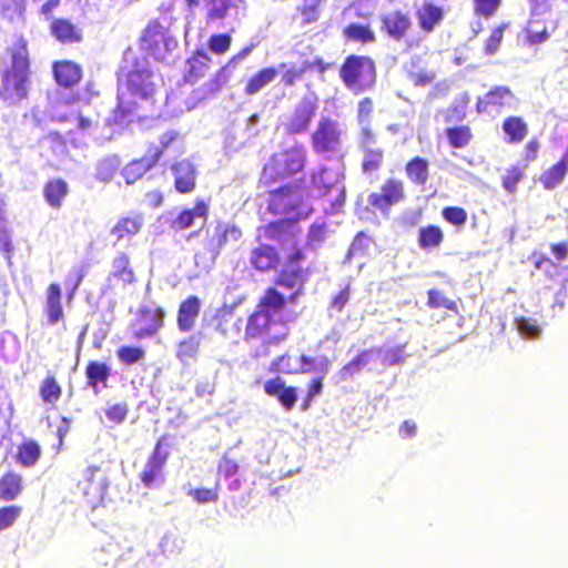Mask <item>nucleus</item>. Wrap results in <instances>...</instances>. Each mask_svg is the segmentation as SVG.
<instances>
[{
	"label": "nucleus",
	"instance_id": "1",
	"mask_svg": "<svg viewBox=\"0 0 568 568\" xmlns=\"http://www.w3.org/2000/svg\"><path fill=\"white\" fill-rule=\"evenodd\" d=\"M307 254L302 247L293 246L286 253L283 268L274 280L275 286L264 290L255 308L247 315L243 341L248 344L262 341L261 346L252 354L253 358L270 356V347L277 346L287 338V333L270 337L271 328L275 324L273 316L282 313L287 304H296L304 295L312 274L311 267L304 266Z\"/></svg>",
	"mask_w": 568,
	"mask_h": 568
},
{
	"label": "nucleus",
	"instance_id": "2",
	"mask_svg": "<svg viewBox=\"0 0 568 568\" xmlns=\"http://www.w3.org/2000/svg\"><path fill=\"white\" fill-rule=\"evenodd\" d=\"M292 226L290 220H278L257 229L258 245L250 251L248 256L250 265L256 273H280L285 263V255L293 246L305 250L296 240Z\"/></svg>",
	"mask_w": 568,
	"mask_h": 568
},
{
	"label": "nucleus",
	"instance_id": "3",
	"mask_svg": "<svg viewBox=\"0 0 568 568\" xmlns=\"http://www.w3.org/2000/svg\"><path fill=\"white\" fill-rule=\"evenodd\" d=\"M153 71L146 57H134L131 68L125 72L124 81L118 91V102L108 118L109 126H125L133 122L140 102L153 97L155 88Z\"/></svg>",
	"mask_w": 568,
	"mask_h": 568
},
{
	"label": "nucleus",
	"instance_id": "4",
	"mask_svg": "<svg viewBox=\"0 0 568 568\" xmlns=\"http://www.w3.org/2000/svg\"><path fill=\"white\" fill-rule=\"evenodd\" d=\"M8 62L0 70V103L18 108L28 101L32 88V60L27 40L20 38L6 48Z\"/></svg>",
	"mask_w": 568,
	"mask_h": 568
},
{
	"label": "nucleus",
	"instance_id": "5",
	"mask_svg": "<svg viewBox=\"0 0 568 568\" xmlns=\"http://www.w3.org/2000/svg\"><path fill=\"white\" fill-rule=\"evenodd\" d=\"M306 165V151L298 145L273 153L264 164L260 182L271 186L302 172Z\"/></svg>",
	"mask_w": 568,
	"mask_h": 568
},
{
	"label": "nucleus",
	"instance_id": "6",
	"mask_svg": "<svg viewBox=\"0 0 568 568\" xmlns=\"http://www.w3.org/2000/svg\"><path fill=\"white\" fill-rule=\"evenodd\" d=\"M343 84L354 94H362L375 88L377 69L368 55H347L338 71Z\"/></svg>",
	"mask_w": 568,
	"mask_h": 568
},
{
	"label": "nucleus",
	"instance_id": "7",
	"mask_svg": "<svg viewBox=\"0 0 568 568\" xmlns=\"http://www.w3.org/2000/svg\"><path fill=\"white\" fill-rule=\"evenodd\" d=\"M179 144V133L168 131L160 135L159 144H149L145 153L129 162L122 170V175L128 184H133L140 180L146 172L155 168L166 151Z\"/></svg>",
	"mask_w": 568,
	"mask_h": 568
},
{
	"label": "nucleus",
	"instance_id": "8",
	"mask_svg": "<svg viewBox=\"0 0 568 568\" xmlns=\"http://www.w3.org/2000/svg\"><path fill=\"white\" fill-rule=\"evenodd\" d=\"M311 190L317 197H325L332 212H337L345 203L346 190L326 166L311 174Z\"/></svg>",
	"mask_w": 568,
	"mask_h": 568
},
{
	"label": "nucleus",
	"instance_id": "9",
	"mask_svg": "<svg viewBox=\"0 0 568 568\" xmlns=\"http://www.w3.org/2000/svg\"><path fill=\"white\" fill-rule=\"evenodd\" d=\"M413 28L412 20L407 12L394 10L381 17V30L390 40L396 42L405 41L406 50H413L420 47V39L415 38L406 41L409 31Z\"/></svg>",
	"mask_w": 568,
	"mask_h": 568
},
{
	"label": "nucleus",
	"instance_id": "10",
	"mask_svg": "<svg viewBox=\"0 0 568 568\" xmlns=\"http://www.w3.org/2000/svg\"><path fill=\"white\" fill-rule=\"evenodd\" d=\"M304 204L300 187L285 184L268 192L267 211L273 215L296 213Z\"/></svg>",
	"mask_w": 568,
	"mask_h": 568
},
{
	"label": "nucleus",
	"instance_id": "11",
	"mask_svg": "<svg viewBox=\"0 0 568 568\" xmlns=\"http://www.w3.org/2000/svg\"><path fill=\"white\" fill-rule=\"evenodd\" d=\"M342 131L337 121L322 118L311 135L312 149L317 154L336 152L341 144Z\"/></svg>",
	"mask_w": 568,
	"mask_h": 568
},
{
	"label": "nucleus",
	"instance_id": "12",
	"mask_svg": "<svg viewBox=\"0 0 568 568\" xmlns=\"http://www.w3.org/2000/svg\"><path fill=\"white\" fill-rule=\"evenodd\" d=\"M318 103L316 98L304 97L294 106L291 115L284 123V130L288 135H297L310 129L312 120L316 115Z\"/></svg>",
	"mask_w": 568,
	"mask_h": 568
},
{
	"label": "nucleus",
	"instance_id": "13",
	"mask_svg": "<svg viewBox=\"0 0 568 568\" xmlns=\"http://www.w3.org/2000/svg\"><path fill=\"white\" fill-rule=\"evenodd\" d=\"M406 199L405 185L402 180L388 178L381 185V192L368 195L369 205L382 213H386L392 206Z\"/></svg>",
	"mask_w": 568,
	"mask_h": 568
},
{
	"label": "nucleus",
	"instance_id": "14",
	"mask_svg": "<svg viewBox=\"0 0 568 568\" xmlns=\"http://www.w3.org/2000/svg\"><path fill=\"white\" fill-rule=\"evenodd\" d=\"M516 97L513 91L505 85H497L490 89L484 97L476 101V111L478 113H488L500 111L505 108H511Z\"/></svg>",
	"mask_w": 568,
	"mask_h": 568
},
{
	"label": "nucleus",
	"instance_id": "15",
	"mask_svg": "<svg viewBox=\"0 0 568 568\" xmlns=\"http://www.w3.org/2000/svg\"><path fill=\"white\" fill-rule=\"evenodd\" d=\"M446 10L433 0H425L415 10V18L423 33L430 34L445 20Z\"/></svg>",
	"mask_w": 568,
	"mask_h": 568
},
{
	"label": "nucleus",
	"instance_id": "16",
	"mask_svg": "<svg viewBox=\"0 0 568 568\" xmlns=\"http://www.w3.org/2000/svg\"><path fill=\"white\" fill-rule=\"evenodd\" d=\"M243 237L240 226L234 223L217 221L214 225L213 233L207 241L209 250L214 256H219L221 251L231 242H239Z\"/></svg>",
	"mask_w": 568,
	"mask_h": 568
},
{
	"label": "nucleus",
	"instance_id": "17",
	"mask_svg": "<svg viewBox=\"0 0 568 568\" xmlns=\"http://www.w3.org/2000/svg\"><path fill=\"white\" fill-rule=\"evenodd\" d=\"M210 214V205L203 197H196L193 207L181 210L170 222V227L181 232L194 225L196 219L206 220Z\"/></svg>",
	"mask_w": 568,
	"mask_h": 568
},
{
	"label": "nucleus",
	"instance_id": "18",
	"mask_svg": "<svg viewBox=\"0 0 568 568\" xmlns=\"http://www.w3.org/2000/svg\"><path fill=\"white\" fill-rule=\"evenodd\" d=\"M52 73L55 83L64 89L78 85L83 77L82 68L71 60H59L52 63Z\"/></svg>",
	"mask_w": 568,
	"mask_h": 568
},
{
	"label": "nucleus",
	"instance_id": "19",
	"mask_svg": "<svg viewBox=\"0 0 568 568\" xmlns=\"http://www.w3.org/2000/svg\"><path fill=\"white\" fill-rule=\"evenodd\" d=\"M174 176V189L180 194L192 193L196 189L197 172L189 160H182L171 165Z\"/></svg>",
	"mask_w": 568,
	"mask_h": 568
},
{
	"label": "nucleus",
	"instance_id": "20",
	"mask_svg": "<svg viewBox=\"0 0 568 568\" xmlns=\"http://www.w3.org/2000/svg\"><path fill=\"white\" fill-rule=\"evenodd\" d=\"M50 34L62 44H74L83 41L82 29L68 18H49Z\"/></svg>",
	"mask_w": 568,
	"mask_h": 568
},
{
	"label": "nucleus",
	"instance_id": "21",
	"mask_svg": "<svg viewBox=\"0 0 568 568\" xmlns=\"http://www.w3.org/2000/svg\"><path fill=\"white\" fill-rule=\"evenodd\" d=\"M264 392L271 397H275L281 406L290 412L294 408L297 400V388L286 385L281 377H274L264 383Z\"/></svg>",
	"mask_w": 568,
	"mask_h": 568
},
{
	"label": "nucleus",
	"instance_id": "22",
	"mask_svg": "<svg viewBox=\"0 0 568 568\" xmlns=\"http://www.w3.org/2000/svg\"><path fill=\"white\" fill-rule=\"evenodd\" d=\"M163 316L164 313L160 308H140L138 312V321L143 322L144 325L140 326L133 332V337L136 339H142L155 335L163 327Z\"/></svg>",
	"mask_w": 568,
	"mask_h": 568
},
{
	"label": "nucleus",
	"instance_id": "23",
	"mask_svg": "<svg viewBox=\"0 0 568 568\" xmlns=\"http://www.w3.org/2000/svg\"><path fill=\"white\" fill-rule=\"evenodd\" d=\"M201 300L195 295H190L180 303L176 324L181 332L187 333L195 327L196 320L201 313Z\"/></svg>",
	"mask_w": 568,
	"mask_h": 568
},
{
	"label": "nucleus",
	"instance_id": "24",
	"mask_svg": "<svg viewBox=\"0 0 568 568\" xmlns=\"http://www.w3.org/2000/svg\"><path fill=\"white\" fill-rule=\"evenodd\" d=\"M165 28L163 24L158 19L149 21L141 38L143 49L156 60H161L160 44L165 42Z\"/></svg>",
	"mask_w": 568,
	"mask_h": 568
},
{
	"label": "nucleus",
	"instance_id": "25",
	"mask_svg": "<svg viewBox=\"0 0 568 568\" xmlns=\"http://www.w3.org/2000/svg\"><path fill=\"white\" fill-rule=\"evenodd\" d=\"M211 58L202 49H196L187 59V69L183 75L185 83L195 84L203 79L210 69Z\"/></svg>",
	"mask_w": 568,
	"mask_h": 568
},
{
	"label": "nucleus",
	"instance_id": "26",
	"mask_svg": "<svg viewBox=\"0 0 568 568\" xmlns=\"http://www.w3.org/2000/svg\"><path fill=\"white\" fill-rule=\"evenodd\" d=\"M84 375L87 386L97 393L99 387H108L109 379L112 376V371L108 363L91 359L85 366Z\"/></svg>",
	"mask_w": 568,
	"mask_h": 568
},
{
	"label": "nucleus",
	"instance_id": "27",
	"mask_svg": "<svg viewBox=\"0 0 568 568\" xmlns=\"http://www.w3.org/2000/svg\"><path fill=\"white\" fill-rule=\"evenodd\" d=\"M62 293L61 287L58 283H51L45 291V302L43 306L47 322L50 325H54L64 318V312L62 307Z\"/></svg>",
	"mask_w": 568,
	"mask_h": 568
},
{
	"label": "nucleus",
	"instance_id": "28",
	"mask_svg": "<svg viewBox=\"0 0 568 568\" xmlns=\"http://www.w3.org/2000/svg\"><path fill=\"white\" fill-rule=\"evenodd\" d=\"M144 225V219L141 213L133 212L125 216H121L112 226L111 234L116 241L130 239L139 234Z\"/></svg>",
	"mask_w": 568,
	"mask_h": 568
},
{
	"label": "nucleus",
	"instance_id": "29",
	"mask_svg": "<svg viewBox=\"0 0 568 568\" xmlns=\"http://www.w3.org/2000/svg\"><path fill=\"white\" fill-rule=\"evenodd\" d=\"M300 354H295L292 349H287L285 353L274 359L270 366L268 372L274 374L284 375H303V369L300 363Z\"/></svg>",
	"mask_w": 568,
	"mask_h": 568
},
{
	"label": "nucleus",
	"instance_id": "30",
	"mask_svg": "<svg viewBox=\"0 0 568 568\" xmlns=\"http://www.w3.org/2000/svg\"><path fill=\"white\" fill-rule=\"evenodd\" d=\"M508 144H518L528 135L527 122L518 115H510L504 119L501 124Z\"/></svg>",
	"mask_w": 568,
	"mask_h": 568
},
{
	"label": "nucleus",
	"instance_id": "31",
	"mask_svg": "<svg viewBox=\"0 0 568 568\" xmlns=\"http://www.w3.org/2000/svg\"><path fill=\"white\" fill-rule=\"evenodd\" d=\"M111 278L120 281L124 286L132 285L136 282L134 270L126 253H120L113 260L112 271L109 274V280Z\"/></svg>",
	"mask_w": 568,
	"mask_h": 568
},
{
	"label": "nucleus",
	"instance_id": "32",
	"mask_svg": "<svg viewBox=\"0 0 568 568\" xmlns=\"http://www.w3.org/2000/svg\"><path fill=\"white\" fill-rule=\"evenodd\" d=\"M405 174L414 185L424 186L429 180V162L419 155L414 156L406 162Z\"/></svg>",
	"mask_w": 568,
	"mask_h": 568
},
{
	"label": "nucleus",
	"instance_id": "33",
	"mask_svg": "<svg viewBox=\"0 0 568 568\" xmlns=\"http://www.w3.org/2000/svg\"><path fill=\"white\" fill-rule=\"evenodd\" d=\"M444 232L439 225L427 224L417 232V244L423 251L438 248L444 242Z\"/></svg>",
	"mask_w": 568,
	"mask_h": 568
},
{
	"label": "nucleus",
	"instance_id": "34",
	"mask_svg": "<svg viewBox=\"0 0 568 568\" xmlns=\"http://www.w3.org/2000/svg\"><path fill=\"white\" fill-rule=\"evenodd\" d=\"M22 490L23 478L20 474L8 471L0 477V500H14L20 496Z\"/></svg>",
	"mask_w": 568,
	"mask_h": 568
},
{
	"label": "nucleus",
	"instance_id": "35",
	"mask_svg": "<svg viewBox=\"0 0 568 568\" xmlns=\"http://www.w3.org/2000/svg\"><path fill=\"white\" fill-rule=\"evenodd\" d=\"M568 173V153L565 154L557 163L544 171L539 180L546 190L556 189L566 178Z\"/></svg>",
	"mask_w": 568,
	"mask_h": 568
},
{
	"label": "nucleus",
	"instance_id": "36",
	"mask_svg": "<svg viewBox=\"0 0 568 568\" xmlns=\"http://www.w3.org/2000/svg\"><path fill=\"white\" fill-rule=\"evenodd\" d=\"M68 193V183L62 179L49 180L43 186L44 200L51 207L55 210H59L62 206Z\"/></svg>",
	"mask_w": 568,
	"mask_h": 568
},
{
	"label": "nucleus",
	"instance_id": "37",
	"mask_svg": "<svg viewBox=\"0 0 568 568\" xmlns=\"http://www.w3.org/2000/svg\"><path fill=\"white\" fill-rule=\"evenodd\" d=\"M42 456L40 445L33 439L23 440L17 447L16 460L26 468L33 467Z\"/></svg>",
	"mask_w": 568,
	"mask_h": 568
},
{
	"label": "nucleus",
	"instance_id": "38",
	"mask_svg": "<svg viewBox=\"0 0 568 568\" xmlns=\"http://www.w3.org/2000/svg\"><path fill=\"white\" fill-rule=\"evenodd\" d=\"M62 386L54 374H48L39 385V395L43 404L53 407L61 399Z\"/></svg>",
	"mask_w": 568,
	"mask_h": 568
},
{
	"label": "nucleus",
	"instance_id": "39",
	"mask_svg": "<svg viewBox=\"0 0 568 568\" xmlns=\"http://www.w3.org/2000/svg\"><path fill=\"white\" fill-rule=\"evenodd\" d=\"M277 77V70L274 67H266L258 70L245 83L244 93L248 97L256 94L266 85L272 83Z\"/></svg>",
	"mask_w": 568,
	"mask_h": 568
},
{
	"label": "nucleus",
	"instance_id": "40",
	"mask_svg": "<svg viewBox=\"0 0 568 568\" xmlns=\"http://www.w3.org/2000/svg\"><path fill=\"white\" fill-rule=\"evenodd\" d=\"M532 260L534 267L536 270H542L547 278L551 282L547 287L549 290L555 288L556 278L561 275L562 268L559 264L555 263L550 257H548L545 253L534 251L530 255Z\"/></svg>",
	"mask_w": 568,
	"mask_h": 568
},
{
	"label": "nucleus",
	"instance_id": "41",
	"mask_svg": "<svg viewBox=\"0 0 568 568\" xmlns=\"http://www.w3.org/2000/svg\"><path fill=\"white\" fill-rule=\"evenodd\" d=\"M235 8L236 0H206L205 21L206 23L223 21L229 17L230 11Z\"/></svg>",
	"mask_w": 568,
	"mask_h": 568
},
{
	"label": "nucleus",
	"instance_id": "42",
	"mask_svg": "<svg viewBox=\"0 0 568 568\" xmlns=\"http://www.w3.org/2000/svg\"><path fill=\"white\" fill-rule=\"evenodd\" d=\"M361 151L363 152L361 162L362 173L365 175L376 174L384 165V150L382 148H365Z\"/></svg>",
	"mask_w": 568,
	"mask_h": 568
},
{
	"label": "nucleus",
	"instance_id": "43",
	"mask_svg": "<svg viewBox=\"0 0 568 568\" xmlns=\"http://www.w3.org/2000/svg\"><path fill=\"white\" fill-rule=\"evenodd\" d=\"M343 37L346 42H358L362 44L374 43L375 32L368 24L349 23L343 29Z\"/></svg>",
	"mask_w": 568,
	"mask_h": 568
},
{
	"label": "nucleus",
	"instance_id": "44",
	"mask_svg": "<svg viewBox=\"0 0 568 568\" xmlns=\"http://www.w3.org/2000/svg\"><path fill=\"white\" fill-rule=\"evenodd\" d=\"M169 445L168 435H162L158 438L152 453L148 457L146 464L163 470L170 456V452L168 449Z\"/></svg>",
	"mask_w": 568,
	"mask_h": 568
},
{
	"label": "nucleus",
	"instance_id": "45",
	"mask_svg": "<svg viewBox=\"0 0 568 568\" xmlns=\"http://www.w3.org/2000/svg\"><path fill=\"white\" fill-rule=\"evenodd\" d=\"M446 136L452 148L464 149L470 143L473 132L469 125H456L446 129Z\"/></svg>",
	"mask_w": 568,
	"mask_h": 568
},
{
	"label": "nucleus",
	"instance_id": "46",
	"mask_svg": "<svg viewBox=\"0 0 568 568\" xmlns=\"http://www.w3.org/2000/svg\"><path fill=\"white\" fill-rule=\"evenodd\" d=\"M100 470H101V468L99 466L88 467V469L85 471V477L80 483L84 495L98 496V495H101L105 490V488H106L105 478H100L99 480L94 479L95 474L100 473Z\"/></svg>",
	"mask_w": 568,
	"mask_h": 568
},
{
	"label": "nucleus",
	"instance_id": "47",
	"mask_svg": "<svg viewBox=\"0 0 568 568\" xmlns=\"http://www.w3.org/2000/svg\"><path fill=\"white\" fill-rule=\"evenodd\" d=\"M121 160L116 155L103 158L97 162L95 176L102 182H109L118 172Z\"/></svg>",
	"mask_w": 568,
	"mask_h": 568
},
{
	"label": "nucleus",
	"instance_id": "48",
	"mask_svg": "<svg viewBox=\"0 0 568 568\" xmlns=\"http://www.w3.org/2000/svg\"><path fill=\"white\" fill-rule=\"evenodd\" d=\"M116 357L124 366H132L145 358V351L141 346L122 345L116 349Z\"/></svg>",
	"mask_w": 568,
	"mask_h": 568
},
{
	"label": "nucleus",
	"instance_id": "49",
	"mask_svg": "<svg viewBox=\"0 0 568 568\" xmlns=\"http://www.w3.org/2000/svg\"><path fill=\"white\" fill-rule=\"evenodd\" d=\"M324 379L325 375L318 374L314 377H312L306 387L305 396L303 398L301 408L302 410H307L311 408L313 402L316 397L321 396L324 392Z\"/></svg>",
	"mask_w": 568,
	"mask_h": 568
},
{
	"label": "nucleus",
	"instance_id": "50",
	"mask_svg": "<svg viewBox=\"0 0 568 568\" xmlns=\"http://www.w3.org/2000/svg\"><path fill=\"white\" fill-rule=\"evenodd\" d=\"M300 363L303 369V374H308L317 371L318 373L326 375L331 368V359L327 357H322L317 359L314 356L301 353L300 354Z\"/></svg>",
	"mask_w": 568,
	"mask_h": 568
},
{
	"label": "nucleus",
	"instance_id": "51",
	"mask_svg": "<svg viewBox=\"0 0 568 568\" xmlns=\"http://www.w3.org/2000/svg\"><path fill=\"white\" fill-rule=\"evenodd\" d=\"M426 305L432 310L445 308L453 313H458L457 303L454 300L448 298L443 292L436 288H432L427 292Z\"/></svg>",
	"mask_w": 568,
	"mask_h": 568
},
{
	"label": "nucleus",
	"instance_id": "52",
	"mask_svg": "<svg viewBox=\"0 0 568 568\" xmlns=\"http://www.w3.org/2000/svg\"><path fill=\"white\" fill-rule=\"evenodd\" d=\"M372 354L373 349L361 351L352 361L342 367V375L352 377L354 374L358 373L371 362Z\"/></svg>",
	"mask_w": 568,
	"mask_h": 568
},
{
	"label": "nucleus",
	"instance_id": "53",
	"mask_svg": "<svg viewBox=\"0 0 568 568\" xmlns=\"http://www.w3.org/2000/svg\"><path fill=\"white\" fill-rule=\"evenodd\" d=\"M233 318V307L223 305L217 308L212 317L214 329L223 336H227L229 327Z\"/></svg>",
	"mask_w": 568,
	"mask_h": 568
},
{
	"label": "nucleus",
	"instance_id": "54",
	"mask_svg": "<svg viewBox=\"0 0 568 568\" xmlns=\"http://www.w3.org/2000/svg\"><path fill=\"white\" fill-rule=\"evenodd\" d=\"M322 0H302L297 11L302 16V24H311L318 20Z\"/></svg>",
	"mask_w": 568,
	"mask_h": 568
},
{
	"label": "nucleus",
	"instance_id": "55",
	"mask_svg": "<svg viewBox=\"0 0 568 568\" xmlns=\"http://www.w3.org/2000/svg\"><path fill=\"white\" fill-rule=\"evenodd\" d=\"M526 166L513 165L507 169L506 174L501 179L503 187L510 194L515 193L517 190L518 183L525 176Z\"/></svg>",
	"mask_w": 568,
	"mask_h": 568
},
{
	"label": "nucleus",
	"instance_id": "56",
	"mask_svg": "<svg viewBox=\"0 0 568 568\" xmlns=\"http://www.w3.org/2000/svg\"><path fill=\"white\" fill-rule=\"evenodd\" d=\"M129 414V405L125 402L108 404L104 415L112 425H121Z\"/></svg>",
	"mask_w": 568,
	"mask_h": 568
},
{
	"label": "nucleus",
	"instance_id": "57",
	"mask_svg": "<svg viewBox=\"0 0 568 568\" xmlns=\"http://www.w3.org/2000/svg\"><path fill=\"white\" fill-rule=\"evenodd\" d=\"M442 216L445 222L458 229L463 227L468 219L467 211L462 206H445Z\"/></svg>",
	"mask_w": 568,
	"mask_h": 568
},
{
	"label": "nucleus",
	"instance_id": "58",
	"mask_svg": "<svg viewBox=\"0 0 568 568\" xmlns=\"http://www.w3.org/2000/svg\"><path fill=\"white\" fill-rule=\"evenodd\" d=\"M508 23H503L496 28H494L484 43V53L486 55H494L500 48L501 41L504 39V32Z\"/></svg>",
	"mask_w": 568,
	"mask_h": 568
},
{
	"label": "nucleus",
	"instance_id": "59",
	"mask_svg": "<svg viewBox=\"0 0 568 568\" xmlns=\"http://www.w3.org/2000/svg\"><path fill=\"white\" fill-rule=\"evenodd\" d=\"M373 243V239L365 232H358L354 240L351 243L348 248V255L351 256H363L367 253L371 245Z\"/></svg>",
	"mask_w": 568,
	"mask_h": 568
},
{
	"label": "nucleus",
	"instance_id": "60",
	"mask_svg": "<svg viewBox=\"0 0 568 568\" xmlns=\"http://www.w3.org/2000/svg\"><path fill=\"white\" fill-rule=\"evenodd\" d=\"M503 0H473L474 13L486 19L491 18L501 7Z\"/></svg>",
	"mask_w": 568,
	"mask_h": 568
},
{
	"label": "nucleus",
	"instance_id": "61",
	"mask_svg": "<svg viewBox=\"0 0 568 568\" xmlns=\"http://www.w3.org/2000/svg\"><path fill=\"white\" fill-rule=\"evenodd\" d=\"M22 514V507L19 505H9L0 508V531L13 526Z\"/></svg>",
	"mask_w": 568,
	"mask_h": 568
},
{
	"label": "nucleus",
	"instance_id": "62",
	"mask_svg": "<svg viewBox=\"0 0 568 568\" xmlns=\"http://www.w3.org/2000/svg\"><path fill=\"white\" fill-rule=\"evenodd\" d=\"M200 349V341L195 336H190L178 344L176 355L181 361L193 358Z\"/></svg>",
	"mask_w": 568,
	"mask_h": 568
},
{
	"label": "nucleus",
	"instance_id": "63",
	"mask_svg": "<svg viewBox=\"0 0 568 568\" xmlns=\"http://www.w3.org/2000/svg\"><path fill=\"white\" fill-rule=\"evenodd\" d=\"M140 479L146 488L152 489L164 481L163 470L146 464L145 468L140 474Z\"/></svg>",
	"mask_w": 568,
	"mask_h": 568
},
{
	"label": "nucleus",
	"instance_id": "64",
	"mask_svg": "<svg viewBox=\"0 0 568 568\" xmlns=\"http://www.w3.org/2000/svg\"><path fill=\"white\" fill-rule=\"evenodd\" d=\"M231 43L232 38L227 33L212 34L207 41L209 49L216 54L226 53L231 48Z\"/></svg>",
	"mask_w": 568,
	"mask_h": 568
}]
</instances>
